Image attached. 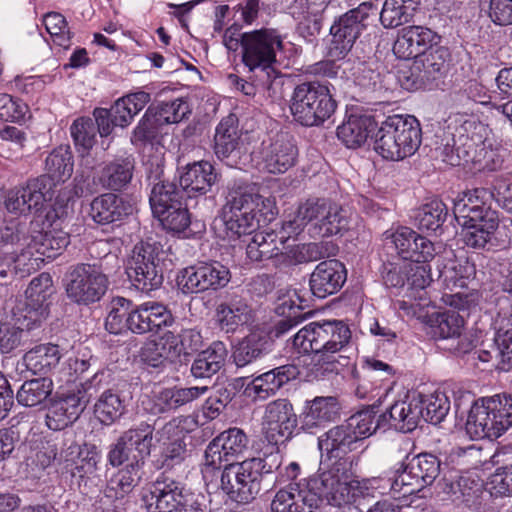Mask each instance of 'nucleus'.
Here are the masks:
<instances>
[{"mask_svg":"<svg viewBox=\"0 0 512 512\" xmlns=\"http://www.w3.org/2000/svg\"><path fill=\"white\" fill-rule=\"evenodd\" d=\"M416 398L420 400V409L423 414L422 419L431 424L437 425L441 423L450 410V401L445 393L439 392Z\"/></svg>","mask_w":512,"mask_h":512,"instance_id":"680f3d73","label":"nucleus"},{"mask_svg":"<svg viewBox=\"0 0 512 512\" xmlns=\"http://www.w3.org/2000/svg\"><path fill=\"white\" fill-rule=\"evenodd\" d=\"M460 129L466 133L460 134L458 142L456 144L455 154L459 155V166L464 163L473 161V157L470 155V150L476 145L477 142H482V132L485 131L484 125L480 121L469 119L463 122Z\"/></svg>","mask_w":512,"mask_h":512,"instance_id":"052dcab7","label":"nucleus"},{"mask_svg":"<svg viewBox=\"0 0 512 512\" xmlns=\"http://www.w3.org/2000/svg\"><path fill=\"white\" fill-rule=\"evenodd\" d=\"M30 231L25 223L12 219L0 226V248L18 258L19 252L29 248Z\"/></svg>","mask_w":512,"mask_h":512,"instance_id":"864d4df0","label":"nucleus"},{"mask_svg":"<svg viewBox=\"0 0 512 512\" xmlns=\"http://www.w3.org/2000/svg\"><path fill=\"white\" fill-rule=\"evenodd\" d=\"M51 200V185L48 177H36L27 184L10 190L5 199L6 209L11 213L26 214L38 211Z\"/></svg>","mask_w":512,"mask_h":512,"instance_id":"5701e85b","label":"nucleus"},{"mask_svg":"<svg viewBox=\"0 0 512 512\" xmlns=\"http://www.w3.org/2000/svg\"><path fill=\"white\" fill-rule=\"evenodd\" d=\"M264 438L272 445L271 451H279V445L293 437L298 425V417L292 403L287 399H277L267 404L264 413Z\"/></svg>","mask_w":512,"mask_h":512,"instance_id":"a211bd4d","label":"nucleus"},{"mask_svg":"<svg viewBox=\"0 0 512 512\" xmlns=\"http://www.w3.org/2000/svg\"><path fill=\"white\" fill-rule=\"evenodd\" d=\"M141 501L147 512H211L210 500L202 492L160 474L143 492Z\"/></svg>","mask_w":512,"mask_h":512,"instance_id":"20e7f679","label":"nucleus"},{"mask_svg":"<svg viewBox=\"0 0 512 512\" xmlns=\"http://www.w3.org/2000/svg\"><path fill=\"white\" fill-rule=\"evenodd\" d=\"M53 391V381L49 377L26 380L16 393L18 404L24 407H37L46 402Z\"/></svg>","mask_w":512,"mask_h":512,"instance_id":"6e6d98bb","label":"nucleus"},{"mask_svg":"<svg viewBox=\"0 0 512 512\" xmlns=\"http://www.w3.org/2000/svg\"><path fill=\"white\" fill-rule=\"evenodd\" d=\"M452 55L448 47L436 44L420 54L408 70L399 72L398 80L406 90L429 87L444 78L450 69Z\"/></svg>","mask_w":512,"mask_h":512,"instance_id":"4468645a","label":"nucleus"},{"mask_svg":"<svg viewBox=\"0 0 512 512\" xmlns=\"http://www.w3.org/2000/svg\"><path fill=\"white\" fill-rule=\"evenodd\" d=\"M420 0H385L379 20L386 29L396 28L412 20Z\"/></svg>","mask_w":512,"mask_h":512,"instance_id":"603ef678","label":"nucleus"},{"mask_svg":"<svg viewBox=\"0 0 512 512\" xmlns=\"http://www.w3.org/2000/svg\"><path fill=\"white\" fill-rule=\"evenodd\" d=\"M270 508L272 512H316L317 510L299 483H289L286 488L277 491Z\"/></svg>","mask_w":512,"mask_h":512,"instance_id":"37998d69","label":"nucleus"},{"mask_svg":"<svg viewBox=\"0 0 512 512\" xmlns=\"http://www.w3.org/2000/svg\"><path fill=\"white\" fill-rule=\"evenodd\" d=\"M372 138L376 153L386 160L399 161L419 149L422 130L416 117L394 114L381 123Z\"/></svg>","mask_w":512,"mask_h":512,"instance_id":"39448f33","label":"nucleus"},{"mask_svg":"<svg viewBox=\"0 0 512 512\" xmlns=\"http://www.w3.org/2000/svg\"><path fill=\"white\" fill-rule=\"evenodd\" d=\"M185 198L183 187L174 181L155 182L149 195L152 214H162L163 211L183 203Z\"/></svg>","mask_w":512,"mask_h":512,"instance_id":"8fccbe9b","label":"nucleus"},{"mask_svg":"<svg viewBox=\"0 0 512 512\" xmlns=\"http://www.w3.org/2000/svg\"><path fill=\"white\" fill-rule=\"evenodd\" d=\"M148 108L162 126L177 124L191 114L189 104L183 98L155 101Z\"/></svg>","mask_w":512,"mask_h":512,"instance_id":"bf43d9fd","label":"nucleus"},{"mask_svg":"<svg viewBox=\"0 0 512 512\" xmlns=\"http://www.w3.org/2000/svg\"><path fill=\"white\" fill-rule=\"evenodd\" d=\"M238 122L237 116L231 113L224 117L216 127L214 153L221 161L228 159L239 146Z\"/></svg>","mask_w":512,"mask_h":512,"instance_id":"49530a36","label":"nucleus"},{"mask_svg":"<svg viewBox=\"0 0 512 512\" xmlns=\"http://www.w3.org/2000/svg\"><path fill=\"white\" fill-rule=\"evenodd\" d=\"M135 164L132 155L116 157L104 163L99 175L100 184L111 192L127 189L133 179Z\"/></svg>","mask_w":512,"mask_h":512,"instance_id":"4c0bfd02","label":"nucleus"},{"mask_svg":"<svg viewBox=\"0 0 512 512\" xmlns=\"http://www.w3.org/2000/svg\"><path fill=\"white\" fill-rule=\"evenodd\" d=\"M71 136L77 150L84 155L96 143L98 131L94 120L90 117H80L74 120L70 127Z\"/></svg>","mask_w":512,"mask_h":512,"instance_id":"e2e57ef3","label":"nucleus"},{"mask_svg":"<svg viewBox=\"0 0 512 512\" xmlns=\"http://www.w3.org/2000/svg\"><path fill=\"white\" fill-rule=\"evenodd\" d=\"M357 435L343 422L318 437V448L327 459H346L345 455L356 449Z\"/></svg>","mask_w":512,"mask_h":512,"instance_id":"c9c22d12","label":"nucleus"},{"mask_svg":"<svg viewBox=\"0 0 512 512\" xmlns=\"http://www.w3.org/2000/svg\"><path fill=\"white\" fill-rule=\"evenodd\" d=\"M273 348L274 341L271 336L264 330H257L245 336L233 347L232 358L235 365L242 368L264 357Z\"/></svg>","mask_w":512,"mask_h":512,"instance_id":"e433bc0d","label":"nucleus"},{"mask_svg":"<svg viewBox=\"0 0 512 512\" xmlns=\"http://www.w3.org/2000/svg\"><path fill=\"white\" fill-rule=\"evenodd\" d=\"M283 456L279 451H264L258 457L231 462L223 466L220 488L236 503L248 504L271 486Z\"/></svg>","mask_w":512,"mask_h":512,"instance_id":"f03ea898","label":"nucleus"},{"mask_svg":"<svg viewBox=\"0 0 512 512\" xmlns=\"http://www.w3.org/2000/svg\"><path fill=\"white\" fill-rule=\"evenodd\" d=\"M230 269L219 261L198 262L182 269L177 285L183 294L218 291L231 281Z\"/></svg>","mask_w":512,"mask_h":512,"instance_id":"dca6fc26","label":"nucleus"},{"mask_svg":"<svg viewBox=\"0 0 512 512\" xmlns=\"http://www.w3.org/2000/svg\"><path fill=\"white\" fill-rule=\"evenodd\" d=\"M285 36L276 28L262 27L246 32L242 38V63L248 70H257L260 77L269 75L283 79L277 69V53L284 49Z\"/></svg>","mask_w":512,"mask_h":512,"instance_id":"0eeeda50","label":"nucleus"},{"mask_svg":"<svg viewBox=\"0 0 512 512\" xmlns=\"http://www.w3.org/2000/svg\"><path fill=\"white\" fill-rule=\"evenodd\" d=\"M29 248L48 259H54L70 243V235L62 230L52 229L44 231L40 229L39 222H31Z\"/></svg>","mask_w":512,"mask_h":512,"instance_id":"58836bf2","label":"nucleus"},{"mask_svg":"<svg viewBox=\"0 0 512 512\" xmlns=\"http://www.w3.org/2000/svg\"><path fill=\"white\" fill-rule=\"evenodd\" d=\"M431 333L437 340L444 341L441 346L455 354H466L472 349V342L463 336L464 317L455 310L436 312L429 316Z\"/></svg>","mask_w":512,"mask_h":512,"instance_id":"aec40b11","label":"nucleus"},{"mask_svg":"<svg viewBox=\"0 0 512 512\" xmlns=\"http://www.w3.org/2000/svg\"><path fill=\"white\" fill-rule=\"evenodd\" d=\"M333 91L335 88L327 81H306L296 85L290 100L294 120L306 127L322 125L337 109Z\"/></svg>","mask_w":512,"mask_h":512,"instance_id":"423d86ee","label":"nucleus"},{"mask_svg":"<svg viewBox=\"0 0 512 512\" xmlns=\"http://www.w3.org/2000/svg\"><path fill=\"white\" fill-rule=\"evenodd\" d=\"M423 417L420 400L416 397L397 400L392 403L385 401L379 415L378 426L383 432L395 430L401 433L414 431Z\"/></svg>","mask_w":512,"mask_h":512,"instance_id":"4be33fe9","label":"nucleus"},{"mask_svg":"<svg viewBox=\"0 0 512 512\" xmlns=\"http://www.w3.org/2000/svg\"><path fill=\"white\" fill-rule=\"evenodd\" d=\"M162 124L157 117L147 108L138 125L134 128L131 135V143L134 146L145 147L153 144L161 135Z\"/></svg>","mask_w":512,"mask_h":512,"instance_id":"0e129e2a","label":"nucleus"},{"mask_svg":"<svg viewBox=\"0 0 512 512\" xmlns=\"http://www.w3.org/2000/svg\"><path fill=\"white\" fill-rule=\"evenodd\" d=\"M109 281L102 263H77L65 274V291L71 302L89 306L99 302L108 289Z\"/></svg>","mask_w":512,"mask_h":512,"instance_id":"ddd939ff","label":"nucleus"},{"mask_svg":"<svg viewBox=\"0 0 512 512\" xmlns=\"http://www.w3.org/2000/svg\"><path fill=\"white\" fill-rule=\"evenodd\" d=\"M351 339L349 326L342 320L311 322L293 337V347L302 354H314L318 362L338 363L347 366L350 358L335 353L341 352Z\"/></svg>","mask_w":512,"mask_h":512,"instance_id":"7ed1b4c3","label":"nucleus"},{"mask_svg":"<svg viewBox=\"0 0 512 512\" xmlns=\"http://www.w3.org/2000/svg\"><path fill=\"white\" fill-rule=\"evenodd\" d=\"M126 273L133 286L145 293L159 289L164 282V250L151 239L136 243L127 260Z\"/></svg>","mask_w":512,"mask_h":512,"instance_id":"9d476101","label":"nucleus"},{"mask_svg":"<svg viewBox=\"0 0 512 512\" xmlns=\"http://www.w3.org/2000/svg\"><path fill=\"white\" fill-rule=\"evenodd\" d=\"M299 370L294 364L281 365L255 377L245 388L244 395L247 397L266 399L296 379Z\"/></svg>","mask_w":512,"mask_h":512,"instance_id":"473e14b6","label":"nucleus"},{"mask_svg":"<svg viewBox=\"0 0 512 512\" xmlns=\"http://www.w3.org/2000/svg\"><path fill=\"white\" fill-rule=\"evenodd\" d=\"M347 280V269L338 259L319 262L309 276V290L313 297L325 299L338 293Z\"/></svg>","mask_w":512,"mask_h":512,"instance_id":"a878e982","label":"nucleus"},{"mask_svg":"<svg viewBox=\"0 0 512 512\" xmlns=\"http://www.w3.org/2000/svg\"><path fill=\"white\" fill-rule=\"evenodd\" d=\"M465 429L472 439H496L501 436L489 397L479 398L473 403L467 415Z\"/></svg>","mask_w":512,"mask_h":512,"instance_id":"c756f323","label":"nucleus"},{"mask_svg":"<svg viewBox=\"0 0 512 512\" xmlns=\"http://www.w3.org/2000/svg\"><path fill=\"white\" fill-rule=\"evenodd\" d=\"M284 237L277 234V229L266 228L256 232L250 239L246 247L247 257L253 262H262L271 260L278 253Z\"/></svg>","mask_w":512,"mask_h":512,"instance_id":"de8ad7c7","label":"nucleus"},{"mask_svg":"<svg viewBox=\"0 0 512 512\" xmlns=\"http://www.w3.org/2000/svg\"><path fill=\"white\" fill-rule=\"evenodd\" d=\"M248 444V436L242 429L229 428L207 445L204 453L205 465L220 470L224 462H238V457L248 448Z\"/></svg>","mask_w":512,"mask_h":512,"instance_id":"412c9836","label":"nucleus"},{"mask_svg":"<svg viewBox=\"0 0 512 512\" xmlns=\"http://www.w3.org/2000/svg\"><path fill=\"white\" fill-rule=\"evenodd\" d=\"M377 127L374 116L367 114H350L337 128L338 139L350 149L361 147L368 136Z\"/></svg>","mask_w":512,"mask_h":512,"instance_id":"ea45409f","label":"nucleus"},{"mask_svg":"<svg viewBox=\"0 0 512 512\" xmlns=\"http://www.w3.org/2000/svg\"><path fill=\"white\" fill-rule=\"evenodd\" d=\"M221 177L213 164L202 160L186 165L179 176V185L183 187L187 198H196L211 192Z\"/></svg>","mask_w":512,"mask_h":512,"instance_id":"cd10ccee","label":"nucleus"},{"mask_svg":"<svg viewBox=\"0 0 512 512\" xmlns=\"http://www.w3.org/2000/svg\"><path fill=\"white\" fill-rule=\"evenodd\" d=\"M309 228L311 237L343 236L351 228V214L325 197H310L297 206Z\"/></svg>","mask_w":512,"mask_h":512,"instance_id":"f8f14e48","label":"nucleus"},{"mask_svg":"<svg viewBox=\"0 0 512 512\" xmlns=\"http://www.w3.org/2000/svg\"><path fill=\"white\" fill-rule=\"evenodd\" d=\"M453 219L454 215L449 214L446 204L440 199H434L417 210L415 225L422 233L442 237L449 232Z\"/></svg>","mask_w":512,"mask_h":512,"instance_id":"f704fd0d","label":"nucleus"},{"mask_svg":"<svg viewBox=\"0 0 512 512\" xmlns=\"http://www.w3.org/2000/svg\"><path fill=\"white\" fill-rule=\"evenodd\" d=\"M134 207L129 199L114 192L96 196L89 205L88 215L98 225L122 223L132 215Z\"/></svg>","mask_w":512,"mask_h":512,"instance_id":"bb28decb","label":"nucleus"},{"mask_svg":"<svg viewBox=\"0 0 512 512\" xmlns=\"http://www.w3.org/2000/svg\"><path fill=\"white\" fill-rule=\"evenodd\" d=\"M496 357L499 358L501 370L512 368V313L495 332L494 336Z\"/></svg>","mask_w":512,"mask_h":512,"instance_id":"69168bd1","label":"nucleus"},{"mask_svg":"<svg viewBox=\"0 0 512 512\" xmlns=\"http://www.w3.org/2000/svg\"><path fill=\"white\" fill-rule=\"evenodd\" d=\"M348 459L334 461L327 470L299 481L316 509L324 501L333 506L349 502V466Z\"/></svg>","mask_w":512,"mask_h":512,"instance_id":"9b49d317","label":"nucleus"},{"mask_svg":"<svg viewBox=\"0 0 512 512\" xmlns=\"http://www.w3.org/2000/svg\"><path fill=\"white\" fill-rule=\"evenodd\" d=\"M260 158L263 169L268 173L282 174L296 164L298 148L289 133L281 132L268 145L263 144Z\"/></svg>","mask_w":512,"mask_h":512,"instance_id":"393cba45","label":"nucleus"},{"mask_svg":"<svg viewBox=\"0 0 512 512\" xmlns=\"http://www.w3.org/2000/svg\"><path fill=\"white\" fill-rule=\"evenodd\" d=\"M74 161L69 146H59L53 149L45 160L46 174L40 177H48L51 185V198L53 187L56 183L65 182L73 174Z\"/></svg>","mask_w":512,"mask_h":512,"instance_id":"09e8293b","label":"nucleus"},{"mask_svg":"<svg viewBox=\"0 0 512 512\" xmlns=\"http://www.w3.org/2000/svg\"><path fill=\"white\" fill-rule=\"evenodd\" d=\"M125 411V400L112 389L103 391L94 404V415L104 425L113 424Z\"/></svg>","mask_w":512,"mask_h":512,"instance_id":"4d7b16f0","label":"nucleus"},{"mask_svg":"<svg viewBox=\"0 0 512 512\" xmlns=\"http://www.w3.org/2000/svg\"><path fill=\"white\" fill-rule=\"evenodd\" d=\"M260 195L252 192L249 185L241 181H233L227 185L226 203L222 210L255 211L259 206Z\"/></svg>","mask_w":512,"mask_h":512,"instance_id":"13d9d810","label":"nucleus"},{"mask_svg":"<svg viewBox=\"0 0 512 512\" xmlns=\"http://www.w3.org/2000/svg\"><path fill=\"white\" fill-rule=\"evenodd\" d=\"M154 426L141 422L121 433L109 446L107 462L113 468L135 461L146 462L151 455Z\"/></svg>","mask_w":512,"mask_h":512,"instance_id":"2eb2a0df","label":"nucleus"},{"mask_svg":"<svg viewBox=\"0 0 512 512\" xmlns=\"http://www.w3.org/2000/svg\"><path fill=\"white\" fill-rule=\"evenodd\" d=\"M386 398L387 395L379 397L371 405L364 406L344 421L357 435L359 441L373 435L377 431H382V428L378 426V419L382 413V406Z\"/></svg>","mask_w":512,"mask_h":512,"instance_id":"c03bdc74","label":"nucleus"},{"mask_svg":"<svg viewBox=\"0 0 512 512\" xmlns=\"http://www.w3.org/2000/svg\"><path fill=\"white\" fill-rule=\"evenodd\" d=\"M109 312L105 319V329L110 334L134 335L150 334L147 328V304H135L132 300L116 296L109 303Z\"/></svg>","mask_w":512,"mask_h":512,"instance_id":"f3484780","label":"nucleus"},{"mask_svg":"<svg viewBox=\"0 0 512 512\" xmlns=\"http://www.w3.org/2000/svg\"><path fill=\"white\" fill-rule=\"evenodd\" d=\"M228 350L222 341H214L200 351L192 362L190 372L195 379H211L225 365Z\"/></svg>","mask_w":512,"mask_h":512,"instance_id":"a19ab883","label":"nucleus"},{"mask_svg":"<svg viewBox=\"0 0 512 512\" xmlns=\"http://www.w3.org/2000/svg\"><path fill=\"white\" fill-rule=\"evenodd\" d=\"M223 226V238L235 241L241 236L250 235L261 226V219L255 211L222 210L219 218Z\"/></svg>","mask_w":512,"mask_h":512,"instance_id":"79ce46f5","label":"nucleus"},{"mask_svg":"<svg viewBox=\"0 0 512 512\" xmlns=\"http://www.w3.org/2000/svg\"><path fill=\"white\" fill-rule=\"evenodd\" d=\"M207 391V386L162 388L153 395L150 412L153 415H170L180 407L198 399Z\"/></svg>","mask_w":512,"mask_h":512,"instance_id":"72a5a7b5","label":"nucleus"},{"mask_svg":"<svg viewBox=\"0 0 512 512\" xmlns=\"http://www.w3.org/2000/svg\"><path fill=\"white\" fill-rule=\"evenodd\" d=\"M215 316L221 330L233 333L252 320L253 310L245 298L233 292L227 293L217 304Z\"/></svg>","mask_w":512,"mask_h":512,"instance_id":"7c9ffc66","label":"nucleus"},{"mask_svg":"<svg viewBox=\"0 0 512 512\" xmlns=\"http://www.w3.org/2000/svg\"><path fill=\"white\" fill-rule=\"evenodd\" d=\"M340 404L334 396H319L306 402L299 416L300 429L309 434H316L328 423L340 417Z\"/></svg>","mask_w":512,"mask_h":512,"instance_id":"c85d7f7f","label":"nucleus"},{"mask_svg":"<svg viewBox=\"0 0 512 512\" xmlns=\"http://www.w3.org/2000/svg\"><path fill=\"white\" fill-rule=\"evenodd\" d=\"M248 71L251 74L249 76L250 81L233 74L229 76L236 89L240 90L247 96H254L257 92H262L263 94H266L267 97L274 98L283 85V79L281 78L269 75L268 79H266V77L262 79L259 71Z\"/></svg>","mask_w":512,"mask_h":512,"instance_id":"5fc2aeb1","label":"nucleus"},{"mask_svg":"<svg viewBox=\"0 0 512 512\" xmlns=\"http://www.w3.org/2000/svg\"><path fill=\"white\" fill-rule=\"evenodd\" d=\"M144 461L126 464L121 470H119L116 479L112 482L116 483V491L120 497H124L131 493L135 487H137L144 476Z\"/></svg>","mask_w":512,"mask_h":512,"instance_id":"774afa93","label":"nucleus"},{"mask_svg":"<svg viewBox=\"0 0 512 512\" xmlns=\"http://www.w3.org/2000/svg\"><path fill=\"white\" fill-rule=\"evenodd\" d=\"M55 293L56 289L49 273L43 272L30 281L25 291L26 301L22 322L27 330L39 327L48 317Z\"/></svg>","mask_w":512,"mask_h":512,"instance_id":"6ab92c4d","label":"nucleus"},{"mask_svg":"<svg viewBox=\"0 0 512 512\" xmlns=\"http://www.w3.org/2000/svg\"><path fill=\"white\" fill-rule=\"evenodd\" d=\"M61 357L62 353L58 345L45 343L27 351L23 356V362L27 370L33 374L46 375L57 368Z\"/></svg>","mask_w":512,"mask_h":512,"instance_id":"a18cd8bd","label":"nucleus"},{"mask_svg":"<svg viewBox=\"0 0 512 512\" xmlns=\"http://www.w3.org/2000/svg\"><path fill=\"white\" fill-rule=\"evenodd\" d=\"M493 197L492 191L479 187L463 192L454 201V218L469 248L494 251L510 244V238L499 230L498 211L491 207Z\"/></svg>","mask_w":512,"mask_h":512,"instance_id":"f257e3e1","label":"nucleus"},{"mask_svg":"<svg viewBox=\"0 0 512 512\" xmlns=\"http://www.w3.org/2000/svg\"><path fill=\"white\" fill-rule=\"evenodd\" d=\"M274 310L275 313L281 317L267 332L274 342L275 338L284 336L291 329L302 323L307 316L306 313H303L302 306L297 305L290 298L279 299Z\"/></svg>","mask_w":512,"mask_h":512,"instance_id":"3c124183","label":"nucleus"},{"mask_svg":"<svg viewBox=\"0 0 512 512\" xmlns=\"http://www.w3.org/2000/svg\"><path fill=\"white\" fill-rule=\"evenodd\" d=\"M153 216L159 220L163 229L177 235L179 238L201 237L206 231V225L202 220L191 218L184 202L163 211L162 214H153Z\"/></svg>","mask_w":512,"mask_h":512,"instance_id":"2f4dec72","label":"nucleus"},{"mask_svg":"<svg viewBox=\"0 0 512 512\" xmlns=\"http://www.w3.org/2000/svg\"><path fill=\"white\" fill-rule=\"evenodd\" d=\"M378 8L372 2H362L357 7L335 17L329 33L331 42L327 55L334 60L344 59L357 39L373 25Z\"/></svg>","mask_w":512,"mask_h":512,"instance_id":"6e6552de","label":"nucleus"},{"mask_svg":"<svg viewBox=\"0 0 512 512\" xmlns=\"http://www.w3.org/2000/svg\"><path fill=\"white\" fill-rule=\"evenodd\" d=\"M89 398L85 391L77 389L57 395L48 408L46 424L54 431L62 430L72 425L85 410Z\"/></svg>","mask_w":512,"mask_h":512,"instance_id":"b1692460","label":"nucleus"},{"mask_svg":"<svg viewBox=\"0 0 512 512\" xmlns=\"http://www.w3.org/2000/svg\"><path fill=\"white\" fill-rule=\"evenodd\" d=\"M442 464L439 456L431 452L407 454L395 468L393 478L389 479L391 492L401 497L422 491L440 476Z\"/></svg>","mask_w":512,"mask_h":512,"instance_id":"1a4fd4ad","label":"nucleus"},{"mask_svg":"<svg viewBox=\"0 0 512 512\" xmlns=\"http://www.w3.org/2000/svg\"><path fill=\"white\" fill-rule=\"evenodd\" d=\"M164 350L165 346H161L157 341H148L139 351V362L150 373H161L170 364L168 357L164 355Z\"/></svg>","mask_w":512,"mask_h":512,"instance_id":"338daca9","label":"nucleus"}]
</instances>
